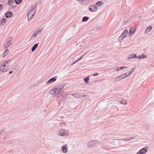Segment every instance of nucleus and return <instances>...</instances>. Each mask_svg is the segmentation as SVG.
I'll use <instances>...</instances> for the list:
<instances>
[{
	"mask_svg": "<svg viewBox=\"0 0 154 154\" xmlns=\"http://www.w3.org/2000/svg\"><path fill=\"white\" fill-rule=\"evenodd\" d=\"M56 80V79L55 78H52L49 79L46 82V84H48L49 83L54 82Z\"/></svg>",
	"mask_w": 154,
	"mask_h": 154,
	"instance_id": "obj_15",
	"label": "nucleus"
},
{
	"mask_svg": "<svg viewBox=\"0 0 154 154\" xmlns=\"http://www.w3.org/2000/svg\"><path fill=\"white\" fill-rule=\"evenodd\" d=\"M135 68H134L131 69V71L130 72H127L125 74H124V75L126 76V77H127L129 75H130L135 70Z\"/></svg>",
	"mask_w": 154,
	"mask_h": 154,
	"instance_id": "obj_12",
	"label": "nucleus"
},
{
	"mask_svg": "<svg viewBox=\"0 0 154 154\" xmlns=\"http://www.w3.org/2000/svg\"><path fill=\"white\" fill-rule=\"evenodd\" d=\"M128 34V30L127 29H126L124 30L121 36H120V38L121 39H124L126 37Z\"/></svg>",
	"mask_w": 154,
	"mask_h": 154,
	"instance_id": "obj_5",
	"label": "nucleus"
},
{
	"mask_svg": "<svg viewBox=\"0 0 154 154\" xmlns=\"http://www.w3.org/2000/svg\"><path fill=\"white\" fill-rule=\"evenodd\" d=\"M10 60H8V61L5 60L4 61L3 64L0 66V71L3 72H5L8 70L5 67L6 64H8Z\"/></svg>",
	"mask_w": 154,
	"mask_h": 154,
	"instance_id": "obj_2",
	"label": "nucleus"
},
{
	"mask_svg": "<svg viewBox=\"0 0 154 154\" xmlns=\"http://www.w3.org/2000/svg\"><path fill=\"white\" fill-rule=\"evenodd\" d=\"M103 4V3L101 1L98 2L96 4V5L98 6H100V5H102Z\"/></svg>",
	"mask_w": 154,
	"mask_h": 154,
	"instance_id": "obj_23",
	"label": "nucleus"
},
{
	"mask_svg": "<svg viewBox=\"0 0 154 154\" xmlns=\"http://www.w3.org/2000/svg\"><path fill=\"white\" fill-rule=\"evenodd\" d=\"M14 131H12V132H13Z\"/></svg>",
	"mask_w": 154,
	"mask_h": 154,
	"instance_id": "obj_47",
	"label": "nucleus"
},
{
	"mask_svg": "<svg viewBox=\"0 0 154 154\" xmlns=\"http://www.w3.org/2000/svg\"><path fill=\"white\" fill-rule=\"evenodd\" d=\"M88 19H89L88 17L87 16H85L83 17L82 20L83 21L86 22V21H87L88 20Z\"/></svg>",
	"mask_w": 154,
	"mask_h": 154,
	"instance_id": "obj_25",
	"label": "nucleus"
},
{
	"mask_svg": "<svg viewBox=\"0 0 154 154\" xmlns=\"http://www.w3.org/2000/svg\"><path fill=\"white\" fill-rule=\"evenodd\" d=\"M3 7V6L1 4H0V10H1L2 8Z\"/></svg>",
	"mask_w": 154,
	"mask_h": 154,
	"instance_id": "obj_40",
	"label": "nucleus"
},
{
	"mask_svg": "<svg viewBox=\"0 0 154 154\" xmlns=\"http://www.w3.org/2000/svg\"><path fill=\"white\" fill-rule=\"evenodd\" d=\"M119 77L121 78V80L122 79H123L125 78L126 77V76L124 75V74H122V75H121L119 76Z\"/></svg>",
	"mask_w": 154,
	"mask_h": 154,
	"instance_id": "obj_29",
	"label": "nucleus"
},
{
	"mask_svg": "<svg viewBox=\"0 0 154 154\" xmlns=\"http://www.w3.org/2000/svg\"><path fill=\"white\" fill-rule=\"evenodd\" d=\"M38 29V31H39V32L42 31V29L41 28H39V29Z\"/></svg>",
	"mask_w": 154,
	"mask_h": 154,
	"instance_id": "obj_41",
	"label": "nucleus"
},
{
	"mask_svg": "<svg viewBox=\"0 0 154 154\" xmlns=\"http://www.w3.org/2000/svg\"><path fill=\"white\" fill-rule=\"evenodd\" d=\"M9 53V50H8L6 49L5 51L4 52L3 54V56L5 57Z\"/></svg>",
	"mask_w": 154,
	"mask_h": 154,
	"instance_id": "obj_24",
	"label": "nucleus"
},
{
	"mask_svg": "<svg viewBox=\"0 0 154 154\" xmlns=\"http://www.w3.org/2000/svg\"><path fill=\"white\" fill-rule=\"evenodd\" d=\"M139 58H140V59H141V58H142V57H139Z\"/></svg>",
	"mask_w": 154,
	"mask_h": 154,
	"instance_id": "obj_45",
	"label": "nucleus"
},
{
	"mask_svg": "<svg viewBox=\"0 0 154 154\" xmlns=\"http://www.w3.org/2000/svg\"><path fill=\"white\" fill-rule=\"evenodd\" d=\"M36 9L35 8H32L28 12V14L29 15H35L36 12Z\"/></svg>",
	"mask_w": 154,
	"mask_h": 154,
	"instance_id": "obj_10",
	"label": "nucleus"
},
{
	"mask_svg": "<svg viewBox=\"0 0 154 154\" xmlns=\"http://www.w3.org/2000/svg\"><path fill=\"white\" fill-rule=\"evenodd\" d=\"M136 57V54H131L128 55V60H130L132 58H137Z\"/></svg>",
	"mask_w": 154,
	"mask_h": 154,
	"instance_id": "obj_17",
	"label": "nucleus"
},
{
	"mask_svg": "<svg viewBox=\"0 0 154 154\" xmlns=\"http://www.w3.org/2000/svg\"><path fill=\"white\" fill-rule=\"evenodd\" d=\"M120 67V69H121V70H122V69H126L127 68V67H126V66H122V67Z\"/></svg>",
	"mask_w": 154,
	"mask_h": 154,
	"instance_id": "obj_35",
	"label": "nucleus"
},
{
	"mask_svg": "<svg viewBox=\"0 0 154 154\" xmlns=\"http://www.w3.org/2000/svg\"><path fill=\"white\" fill-rule=\"evenodd\" d=\"M84 81L86 83H88L89 80V76L85 78L84 79Z\"/></svg>",
	"mask_w": 154,
	"mask_h": 154,
	"instance_id": "obj_27",
	"label": "nucleus"
},
{
	"mask_svg": "<svg viewBox=\"0 0 154 154\" xmlns=\"http://www.w3.org/2000/svg\"><path fill=\"white\" fill-rule=\"evenodd\" d=\"M84 54L82 56L80 57L78 59H77L72 63V64H73L76 62L78 61H79L84 56Z\"/></svg>",
	"mask_w": 154,
	"mask_h": 154,
	"instance_id": "obj_21",
	"label": "nucleus"
},
{
	"mask_svg": "<svg viewBox=\"0 0 154 154\" xmlns=\"http://www.w3.org/2000/svg\"><path fill=\"white\" fill-rule=\"evenodd\" d=\"M136 31V29H134L133 27H131L130 28V30L129 32V35H130L133 34Z\"/></svg>",
	"mask_w": 154,
	"mask_h": 154,
	"instance_id": "obj_14",
	"label": "nucleus"
},
{
	"mask_svg": "<svg viewBox=\"0 0 154 154\" xmlns=\"http://www.w3.org/2000/svg\"><path fill=\"white\" fill-rule=\"evenodd\" d=\"M148 146H146L139 150L136 154H145L147 152Z\"/></svg>",
	"mask_w": 154,
	"mask_h": 154,
	"instance_id": "obj_4",
	"label": "nucleus"
},
{
	"mask_svg": "<svg viewBox=\"0 0 154 154\" xmlns=\"http://www.w3.org/2000/svg\"><path fill=\"white\" fill-rule=\"evenodd\" d=\"M65 85V84L64 83H63L61 84L60 85H58V90H57V92H60V91H62L63 88L64 87Z\"/></svg>",
	"mask_w": 154,
	"mask_h": 154,
	"instance_id": "obj_9",
	"label": "nucleus"
},
{
	"mask_svg": "<svg viewBox=\"0 0 154 154\" xmlns=\"http://www.w3.org/2000/svg\"><path fill=\"white\" fill-rule=\"evenodd\" d=\"M85 95H83V96H82V97H85Z\"/></svg>",
	"mask_w": 154,
	"mask_h": 154,
	"instance_id": "obj_43",
	"label": "nucleus"
},
{
	"mask_svg": "<svg viewBox=\"0 0 154 154\" xmlns=\"http://www.w3.org/2000/svg\"><path fill=\"white\" fill-rule=\"evenodd\" d=\"M36 36V34L34 33L32 35L31 39H33L35 38Z\"/></svg>",
	"mask_w": 154,
	"mask_h": 154,
	"instance_id": "obj_28",
	"label": "nucleus"
},
{
	"mask_svg": "<svg viewBox=\"0 0 154 154\" xmlns=\"http://www.w3.org/2000/svg\"><path fill=\"white\" fill-rule=\"evenodd\" d=\"M120 78L118 77H117L114 80L115 81H120L121 80V79H119V78Z\"/></svg>",
	"mask_w": 154,
	"mask_h": 154,
	"instance_id": "obj_34",
	"label": "nucleus"
},
{
	"mask_svg": "<svg viewBox=\"0 0 154 154\" xmlns=\"http://www.w3.org/2000/svg\"><path fill=\"white\" fill-rule=\"evenodd\" d=\"M67 148L68 146L67 145H65L63 146L62 150L63 152L65 153L67 152Z\"/></svg>",
	"mask_w": 154,
	"mask_h": 154,
	"instance_id": "obj_16",
	"label": "nucleus"
},
{
	"mask_svg": "<svg viewBox=\"0 0 154 154\" xmlns=\"http://www.w3.org/2000/svg\"><path fill=\"white\" fill-rule=\"evenodd\" d=\"M7 20L5 18L2 19L0 21L1 25L4 24L6 22Z\"/></svg>",
	"mask_w": 154,
	"mask_h": 154,
	"instance_id": "obj_19",
	"label": "nucleus"
},
{
	"mask_svg": "<svg viewBox=\"0 0 154 154\" xmlns=\"http://www.w3.org/2000/svg\"><path fill=\"white\" fill-rule=\"evenodd\" d=\"M120 70H121V69H120L119 67H118L116 69V71L117 72H118V71H120Z\"/></svg>",
	"mask_w": 154,
	"mask_h": 154,
	"instance_id": "obj_38",
	"label": "nucleus"
},
{
	"mask_svg": "<svg viewBox=\"0 0 154 154\" xmlns=\"http://www.w3.org/2000/svg\"><path fill=\"white\" fill-rule=\"evenodd\" d=\"M134 138L133 137H126V138H124V139H120V140H126L127 141H129L131 140L132 139H134Z\"/></svg>",
	"mask_w": 154,
	"mask_h": 154,
	"instance_id": "obj_20",
	"label": "nucleus"
},
{
	"mask_svg": "<svg viewBox=\"0 0 154 154\" xmlns=\"http://www.w3.org/2000/svg\"><path fill=\"white\" fill-rule=\"evenodd\" d=\"M146 57V55H143H143H142V57L143 58H145Z\"/></svg>",
	"mask_w": 154,
	"mask_h": 154,
	"instance_id": "obj_39",
	"label": "nucleus"
},
{
	"mask_svg": "<svg viewBox=\"0 0 154 154\" xmlns=\"http://www.w3.org/2000/svg\"><path fill=\"white\" fill-rule=\"evenodd\" d=\"M152 28V27L151 26H149L146 29V32H149L151 30Z\"/></svg>",
	"mask_w": 154,
	"mask_h": 154,
	"instance_id": "obj_26",
	"label": "nucleus"
},
{
	"mask_svg": "<svg viewBox=\"0 0 154 154\" xmlns=\"http://www.w3.org/2000/svg\"><path fill=\"white\" fill-rule=\"evenodd\" d=\"M2 131H1V132H0V134H1V133H2Z\"/></svg>",
	"mask_w": 154,
	"mask_h": 154,
	"instance_id": "obj_46",
	"label": "nucleus"
},
{
	"mask_svg": "<svg viewBox=\"0 0 154 154\" xmlns=\"http://www.w3.org/2000/svg\"><path fill=\"white\" fill-rule=\"evenodd\" d=\"M38 44L37 43L35 44L32 47V52H33L35 50L36 48L38 47Z\"/></svg>",
	"mask_w": 154,
	"mask_h": 154,
	"instance_id": "obj_18",
	"label": "nucleus"
},
{
	"mask_svg": "<svg viewBox=\"0 0 154 154\" xmlns=\"http://www.w3.org/2000/svg\"><path fill=\"white\" fill-rule=\"evenodd\" d=\"M14 0H9V1L8 2V4L11 5L12 3H14Z\"/></svg>",
	"mask_w": 154,
	"mask_h": 154,
	"instance_id": "obj_31",
	"label": "nucleus"
},
{
	"mask_svg": "<svg viewBox=\"0 0 154 154\" xmlns=\"http://www.w3.org/2000/svg\"><path fill=\"white\" fill-rule=\"evenodd\" d=\"M89 9L92 12H94L97 10L98 8L95 5H91L89 6Z\"/></svg>",
	"mask_w": 154,
	"mask_h": 154,
	"instance_id": "obj_7",
	"label": "nucleus"
},
{
	"mask_svg": "<svg viewBox=\"0 0 154 154\" xmlns=\"http://www.w3.org/2000/svg\"><path fill=\"white\" fill-rule=\"evenodd\" d=\"M120 103L123 104H126V102H125V101L123 100H121Z\"/></svg>",
	"mask_w": 154,
	"mask_h": 154,
	"instance_id": "obj_32",
	"label": "nucleus"
},
{
	"mask_svg": "<svg viewBox=\"0 0 154 154\" xmlns=\"http://www.w3.org/2000/svg\"><path fill=\"white\" fill-rule=\"evenodd\" d=\"M34 15H29L28 14V20H31L32 18L34 16Z\"/></svg>",
	"mask_w": 154,
	"mask_h": 154,
	"instance_id": "obj_22",
	"label": "nucleus"
},
{
	"mask_svg": "<svg viewBox=\"0 0 154 154\" xmlns=\"http://www.w3.org/2000/svg\"><path fill=\"white\" fill-rule=\"evenodd\" d=\"M99 145L98 141L97 140H92L89 142L88 145V147L92 148L93 146H97Z\"/></svg>",
	"mask_w": 154,
	"mask_h": 154,
	"instance_id": "obj_3",
	"label": "nucleus"
},
{
	"mask_svg": "<svg viewBox=\"0 0 154 154\" xmlns=\"http://www.w3.org/2000/svg\"><path fill=\"white\" fill-rule=\"evenodd\" d=\"M11 132H9V131L8 134H11Z\"/></svg>",
	"mask_w": 154,
	"mask_h": 154,
	"instance_id": "obj_44",
	"label": "nucleus"
},
{
	"mask_svg": "<svg viewBox=\"0 0 154 154\" xmlns=\"http://www.w3.org/2000/svg\"><path fill=\"white\" fill-rule=\"evenodd\" d=\"M99 74L98 73H95L94 74H93L92 75L94 76H97Z\"/></svg>",
	"mask_w": 154,
	"mask_h": 154,
	"instance_id": "obj_37",
	"label": "nucleus"
},
{
	"mask_svg": "<svg viewBox=\"0 0 154 154\" xmlns=\"http://www.w3.org/2000/svg\"><path fill=\"white\" fill-rule=\"evenodd\" d=\"M96 28L98 30H101L102 29L101 27L100 26H97Z\"/></svg>",
	"mask_w": 154,
	"mask_h": 154,
	"instance_id": "obj_33",
	"label": "nucleus"
},
{
	"mask_svg": "<svg viewBox=\"0 0 154 154\" xmlns=\"http://www.w3.org/2000/svg\"><path fill=\"white\" fill-rule=\"evenodd\" d=\"M72 96L74 97L77 98H80L82 97V94H73Z\"/></svg>",
	"mask_w": 154,
	"mask_h": 154,
	"instance_id": "obj_13",
	"label": "nucleus"
},
{
	"mask_svg": "<svg viewBox=\"0 0 154 154\" xmlns=\"http://www.w3.org/2000/svg\"><path fill=\"white\" fill-rule=\"evenodd\" d=\"M12 13L10 11L7 12L5 15V17L7 18H11L13 16Z\"/></svg>",
	"mask_w": 154,
	"mask_h": 154,
	"instance_id": "obj_11",
	"label": "nucleus"
},
{
	"mask_svg": "<svg viewBox=\"0 0 154 154\" xmlns=\"http://www.w3.org/2000/svg\"><path fill=\"white\" fill-rule=\"evenodd\" d=\"M39 32V31H38V29L36 30L34 33L37 35Z\"/></svg>",
	"mask_w": 154,
	"mask_h": 154,
	"instance_id": "obj_36",
	"label": "nucleus"
},
{
	"mask_svg": "<svg viewBox=\"0 0 154 154\" xmlns=\"http://www.w3.org/2000/svg\"><path fill=\"white\" fill-rule=\"evenodd\" d=\"M7 43H6V44L5 47V48H8L11 45L12 43L11 42V38H8L7 40Z\"/></svg>",
	"mask_w": 154,
	"mask_h": 154,
	"instance_id": "obj_6",
	"label": "nucleus"
},
{
	"mask_svg": "<svg viewBox=\"0 0 154 154\" xmlns=\"http://www.w3.org/2000/svg\"><path fill=\"white\" fill-rule=\"evenodd\" d=\"M12 73V71H10V72H9V74H11Z\"/></svg>",
	"mask_w": 154,
	"mask_h": 154,
	"instance_id": "obj_42",
	"label": "nucleus"
},
{
	"mask_svg": "<svg viewBox=\"0 0 154 154\" xmlns=\"http://www.w3.org/2000/svg\"><path fill=\"white\" fill-rule=\"evenodd\" d=\"M58 89L57 88L54 87L50 90V93L52 94H57L59 92H57Z\"/></svg>",
	"mask_w": 154,
	"mask_h": 154,
	"instance_id": "obj_8",
	"label": "nucleus"
},
{
	"mask_svg": "<svg viewBox=\"0 0 154 154\" xmlns=\"http://www.w3.org/2000/svg\"><path fill=\"white\" fill-rule=\"evenodd\" d=\"M22 0H15V2L17 4H20Z\"/></svg>",
	"mask_w": 154,
	"mask_h": 154,
	"instance_id": "obj_30",
	"label": "nucleus"
},
{
	"mask_svg": "<svg viewBox=\"0 0 154 154\" xmlns=\"http://www.w3.org/2000/svg\"><path fill=\"white\" fill-rule=\"evenodd\" d=\"M69 131L65 129H60L57 132V135L58 136L66 137L69 135Z\"/></svg>",
	"mask_w": 154,
	"mask_h": 154,
	"instance_id": "obj_1",
	"label": "nucleus"
}]
</instances>
